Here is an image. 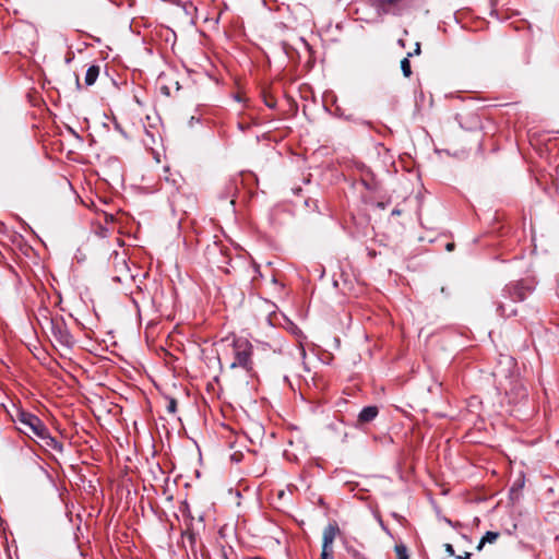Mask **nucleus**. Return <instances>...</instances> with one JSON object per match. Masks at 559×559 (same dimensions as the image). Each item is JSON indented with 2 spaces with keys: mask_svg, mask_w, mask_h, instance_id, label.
I'll list each match as a JSON object with an SVG mask.
<instances>
[{
  "mask_svg": "<svg viewBox=\"0 0 559 559\" xmlns=\"http://www.w3.org/2000/svg\"><path fill=\"white\" fill-rule=\"evenodd\" d=\"M399 44H400L402 47H405V44H404V40H403V39H399Z\"/></svg>",
  "mask_w": 559,
  "mask_h": 559,
  "instance_id": "nucleus-19",
  "label": "nucleus"
},
{
  "mask_svg": "<svg viewBox=\"0 0 559 559\" xmlns=\"http://www.w3.org/2000/svg\"><path fill=\"white\" fill-rule=\"evenodd\" d=\"M530 292V287L523 282H514L506 285L495 300L498 314L504 318L515 316L518 311L514 305L523 301Z\"/></svg>",
  "mask_w": 559,
  "mask_h": 559,
  "instance_id": "nucleus-2",
  "label": "nucleus"
},
{
  "mask_svg": "<svg viewBox=\"0 0 559 559\" xmlns=\"http://www.w3.org/2000/svg\"><path fill=\"white\" fill-rule=\"evenodd\" d=\"M378 413L377 406H366L360 411L358 421L362 424L370 423L378 416Z\"/></svg>",
  "mask_w": 559,
  "mask_h": 559,
  "instance_id": "nucleus-7",
  "label": "nucleus"
},
{
  "mask_svg": "<svg viewBox=\"0 0 559 559\" xmlns=\"http://www.w3.org/2000/svg\"><path fill=\"white\" fill-rule=\"evenodd\" d=\"M453 248H454V243H448V245H447V250H448V251L453 250Z\"/></svg>",
  "mask_w": 559,
  "mask_h": 559,
  "instance_id": "nucleus-16",
  "label": "nucleus"
},
{
  "mask_svg": "<svg viewBox=\"0 0 559 559\" xmlns=\"http://www.w3.org/2000/svg\"><path fill=\"white\" fill-rule=\"evenodd\" d=\"M413 56H418L420 53V44L416 43L414 51H412Z\"/></svg>",
  "mask_w": 559,
  "mask_h": 559,
  "instance_id": "nucleus-14",
  "label": "nucleus"
},
{
  "mask_svg": "<svg viewBox=\"0 0 559 559\" xmlns=\"http://www.w3.org/2000/svg\"><path fill=\"white\" fill-rule=\"evenodd\" d=\"M499 535H500V534H499L498 532H490V531H489V532H487V533L483 536V538L480 539V542H479V544H478V546H477V549H478V550H481V549H483V547H484V545H485V544H487V543H488V544H493V543L498 539Z\"/></svg>",
  "mask_w": 559,
  "mask_h": 559,
  "instance_id": "nucleus-9",
  "label": "nucleus"
},
{
  "mask_svg": "<svg viewBox=\"0 0 559 559\" xmlns=\"http://www.w3.org/2000/svg\"><path fill=\"white\" fill-rule=\"evenodd\" d=\"M411 57H413V53H407V56L401 61V70L405 78H409L412 75Z\"/></svg>",
  "mask_w": 559,
  "mask_h": 559,
  "instance_id": "nucleus-10",
  "label": "nucleus"
},
{
  "mask_svg": "<svg viewBox=\"0 0 559 559\" xmlns=\"http://www.w3.org/2000/svg\"><path fill=\"white\" fill-rule=\"evenodd\" d=\"M14 412L9 415L13 423L19 424L17 429L32 439L41 441L43 447L53 450H62V445L50 436L45 424L34 414L25 412L13 405Z\"/></svg>",
  "mask_w": 559,
  "mask_h": 559,
  "instance_id": "nucleus-1",
  "label": "nucleus"
},
{
  "mask_svg": "<svg viewBox=\"0 0 559 559\" xmlns=\"http://www.w3.org/2000/svg\"><path fill=\"white\" fill-rule=\"evenodd\" d=\"M401 214V211L395 209L392 211V215H400Z\"/></svg>",
  "mask_w": 559,
  "mask_h": 559,
  "instance_id": "nucleus-18",
  "label": "nucleus"
},
{
  "mask_svg": "<svg viewBox=\"0 0 559 559\" xmlns=\"http://www.w3.org/2000/svg\"><path fill=\"white\" fill-rule=\"evenodd\" d=\"M116 129H117V130H119V132H120L121 134H123L124 136H127V135H126V133L121 130V128H120V126H119V124H116Z\"/></svg>",
  "mask_w": 559,
  "mask_h": 559,
  "instance_id": "nucleus-17",
  "label": "nucleus"
},
{
  "mask_svg": "<svg viewBox=\"0 0 559 559\" xmlns=\"http://www.w3.org/2000/svg\"><path fill=\"white\" fill-rule=\"evenodd\" d=\"M396 559H408L407 549L404 545H395Z\"/></svg>",
  "mask_w": 559,
  "mask_h": 559,
  "instance_id": "nucleus-11",
  "label": "nucleus"
},
{
  "mask_svg": "<svg viewBox=\"0 0 559 559\" xmlns=\"http://www.w3.org/2000/svg\"><path fill=\"white\" fill-rule=\"evenodd\" d=\"M444 549L449 556H455L454 548L451 544H445Z\"/></svg>",
  "mask_w": 559,
  "mask_h": 559,
  "instance_id": "nucleus-13",
  "label": "nucleus"
},
{
  "mask_svg": "<svg viewBox=\"0 0 559 559\" xmlns=\"http://www.w3.org/2000/svg\"><path fill=\"white\" fill-rule=\"evenodd\" d=\"M167 411L170 414H175L176 413V411H177V402H176L175 399H170L168 401Z\"/></svg>",
  "mask_w": 559,
  "mask_h": 559,
  "instance_id": "nucleus-12",
  "label": "nucleus"
},
{
  "mask_svg": "<svg viewBox=\"0 0 559 559\" xmlns=\"http://www.w3.org/2000/svg\"><path fill=\"white\" fill-rule=\"evenodd\" d=\"M230 354L233 356V361L230 362V368H242L247 372H251L253 370L252 362V350L253 346L249 340L245 337L234 338L230 343Z\"/></svg>",
  "mask_w": 559,
  "mask_h": 559,
  "instance_id": "nucleus-3",
  "label": "nucleus"
},
{
  "mask_svg": "<svg viewBox=\"0 0 559 559\" xmlns=\"http://www.w3.org/2000/svg\"><path fill=\"white\" fill-rule=\"evenodd\" d=\"M415 0H368L379 15H401Z\"/></svg>",
  "mask_w": 559,
  "mask_h": 559,
  "instance_id": "nucleus-4",
  "label": "nucleus"
},
{
  "mask_svg": "<svg viewBox=\"0 0 559 559\" xmlns=\"http://www.w3.org/2000/svg\"><path fill=\"white\" fill-rule=\"evenodd\" d=\"M99 70H100L99 66H96V64H93L87 69L86 74H85V84L87 86H91L96 82V80L99 75Z\"/></svg>",
  "mask_w": 559,
  "mask_h": 559,
  "instance_id": "nucleus-8",
  "label": "nucleus"
},
{
  "mask_svg": "<svg viewBox=\"0 0 559 559\" xmlns=\"http://www.w3.org/2000/svg\"><path fill=\"white\" fill-rule=\"evenodd\" d=\"M337 534H340V527L336 523H330L324 528L320 559H333V543Z\"/></svg>",
  "mask_w": 559,
  "mask_h": 559,
  "instance_id": "nucleus-6",
  "label": "nucleus"
},
{
  "mask_svg": "<svg viewBox=\"0 0 559 559\" xmlns=\"http://www.w3.org/2000/svg\"><path fill=\"white\" fill-rule=\"evenodd\" d=\"M469 558H471L469 552H466L464 557H461V556L457 557V559H469Z\"/></svg>",
  "mask_w": 559,
  "mask_h": 559,
  "instance_id": "nucleus-15",
  "label": "nucleus"
},
{
  "mask_svg": "<svg viewBox=\"0 0 559 559\" xmlns=\"http://www.w3.org/2000/svg\"><path fill=\"white\" fill-rule=\"evenodd\" d=\"M50 325L51 335L59 345L66 348H71L74 345L75 341L63 320L52 319Z\"/></svg>",
  "mask_w": 559,
  "mask_h": 559,
  "instance_id": "nucleus-5",
  "label": "nucleus"
}]
</instances>
